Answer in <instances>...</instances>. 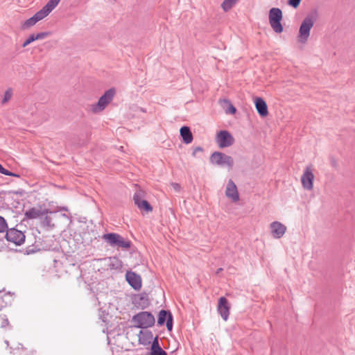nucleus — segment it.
Instances as JSON below:
<instances>
[{
	"mask_svg": "<svg viewBox=\"0 0 355 355\" xmlns=\"http://www.w3.org/2000/svg\"><path fill=\"white\" fill-rule=\"evenodd\" d=\"M132 322L137 328H148L154 325L155 318L151 313L144 311L135 315L132 318Z\"/></svg>",
	"mask_w": 355,
	"mask_h": 355,
	"instance_id": "obj_6",
	"label": "nucleus"
},
{
	"mask_svg": "<svg viewBox=\"0 0 355 355\" xmlns=\"http://www.w3.org/2000/svg\"><path fill=\"white\" fill-rule=\"evenodd\" d=\"M60 0H49L46 5L33 17L25 20L21 24L22 30H28L35 26L38 21L46 17L58 5Z\"/></svg>",
	"mask_w": 355,
	"mask_h": 355,
	"instance_id": "obj_1",
	"label": "nucleus"
},
{
	"mask_svg": "<svg viewBox=\"0 0 355 355\" xmlns=\"http://www.w3.org/2000/svg\"><path fill=\"white\" fill-rule=\"evenodd\" d=\"M302 0H288V4L294 8H297Z\"/></svg>",
	"mask_w": 355,
	"mask_h": 355,
	"instance_id": "obj_31",
	"label": "nucleus"
},
{
	"mask_svg": "<svg viewBox=\"0 0 355 355\" xmlns=\"http://www.w3.org/2000/svg\"><path fill=\"white\" fill-rule=\"evenodd\" d=\"M171 186L173 188V189L177 192H179L181 189V187L178 183L173 182L171 184Z\"/></svg>",
	"mask_w": 355,
	"mask_h": 355,
	"instance_id": "obj_34",
	"label": "nucleus"
},
{
	"mask_svg": "<svg viewBox=\"0 0 355 355\" xmlns=\"http://www.w3.org/2000/svg\"><path fill=\"white\" fill-rule=\"evenodd\" d=\"M152 355H167L166 352L162 349L159 346L157 338H155L151 345Z\"/></svg>",
	"mask_w": 355,
	"mask_h": 355,
	"instance_id": "obj_21",
	"label": "nucleus"
},
{
	"mask_svg": "<svg viewBox=\"0 0 355 355\" xmlns=\"http://www.w3.org/2000/svg\"><path fill=\"white\" fill-rule=\"evenodd\" d=\"M220 104L225 110L226 114H234L236 112V107L228 99L224 98L219 101Z\"/></svg>",
	"mask_w": 355,
	"mask_h": 355,
	"instance_id": "obj_20",
	"label": "nucleus"
},
{
	"mask_svg": "<svg viewBox=\"0 0 355 355\" xmlns=\"http://www.w3.org/2000/svg\"><path fill=\"white\" fill-rule=\"evenodd\" d=\"M254 103L258 114L261 117H266L268 115V105L263 98L255 97Z\"/></svg>",
	"mask_w": 355,
	"mask_h": 355,
	"instance_id": "obj_17",
	"label": "nucleus"
},
{
	"mask_svg": "<svg viewBox=\"0 0 355 355\" xmlns=\"http://www.w3.org/2000/svg\"><path fill=\"white\" fill-rule=\"evenodd\" d=\"M12 296L8 293L4 295L3 299L0 300V309H2L7 304L10 303Z\"/></svg>",
	"mask_w": 355,
	"mask_h": 355,
	"instance_id": "obj_25",
	"label": "nucleus"
},
{
	"mask_svg": "<svg viewBox=\"0 0 355 355\" xmlns=\"http://www.w3.org/2000/svg\"><path fill=\"white\" fill-rule=\"evenodd\" d=\"M169 316H172L170 313H168L166 311L162 310L159 313L158 324L159 325L164 324L165 322L168 320Z\"/></svg>",
	"mask_w": 355,
	"mask_h": 355,
	"instance_id": "obj_24",
	"label": "nucleus"
},
{
	"mask_svg": "<svg viewBox=\"0 0 355 355\" xmlns=\"http://www.w3.org/2000/svg\"><path fill=\"white\" fill-rule=\"evenodd\" d=\"M225 195L232 203L236 204L240 200L238 187L232 179H229L225 184Z\"/></svg>",
	"mask_w": 355,
	"mask_h": 355,
	"instance_id": "obj_9",
	"label": "nucleus"
},
{
	"mask_svg": "<svg viewBox=\"0 0 355 355\" xmlns=\"http://www.w3.org/2000/svg\"><path fill=\"white\" fill-rule=\"evenodd\" d=\"M6 239L9 242H12L17 245H20L24 242L25 236L22 232L15 228H11L7 230Z\"/></svg>",
	"mask_w": 355,
	"mask_h": 355,
	"instance_id": "obj_13",
	"label": "nucleus"
},
{
	"mask_svg": "<svg viewBox=\"0 0 355 355\" xmlns=\"http://www.w3.org/2000/svg\"><path fill=\"white\" fill-rule=\"evenodd\" d=\"M155 338L150 331H140L139 335V342L140 344L144 345H148L150 344Z\"/></svg>",
	"mask_w": 355,
	"mask_h": 355,
	"instance_id": "obj_18",
	"label": "nucleus"
},
{
	"mask_svg": "<svg viewBox=\"0 0 355 355\" xmlns=\"http://www.w3.org/2000/svg\"><path fill=\"white\" fill-rule=\"evenodd\" d=\"M217 310L223 319L227 321L230 315V304L225 297L219 298Z\"/></svg>",
	"mask_w": 355,
	"mask_h": 355,
	"instance_id": "obj_16",
	"label": "nucleus"
},
{
	"mask_svg": "<svg viewBox=\"0 0 355 355\" xmlns=\"http://www.w3.org/2000/svg\"><path fill=\"white\" fill-rule=\"evenodd\" d=\"M301 184L302 188L307 191H311L314 187L315 175L311 167L307 166L302 174Z\"/></svg>",
	"mask_w": 355,
	"mask_h": 355,
	"instance_id": "obj_10",
	"label": "nucleus"
},
{
	"mask_svg": "<svg viewBox=\"0 0 355 355\" xmlns=\"http://www.w3.org/2000/svg\"><path fill=\"white\" fill-rule=\"evenodd\" d=\"M1 320H2V322L1 323V327H5L8 324V319L3 316L1 318Z\"/></svg>",
	"mask_w": 355,
	"mask_h": 355,
	"instance_id": "obj_35",
	"label": "nucleus"
},
{
	"mask_svg": "<svg viewBox=\"0 0 355 355\" xmlns=\"http://www.w3.org/2000/svg\"><path fill=\"white\" fill-rule=\"evenodd\" d=\"M202 151H203L202 148H201L200 146L196 147L192 152V155H193V157H196L198 156V153H202Z\"/></svg>",
	"mask_w": 355,
	"mask_h": 355,
	"instance_id": "obj_32",
	"label": "nucleus"
},
{
	"mask_svg": "<svg viewBox=\"0 0 355 355\" xmlns=\"http://www.w3.org/2000/svg\"><path fill=\"white\" fill-rule=\"evenodd\" d=\"M268 230L271 237L274 239L278 240L285 236L287 232V227L283 223L275 220L269 224Z\"/></svg>",
	"mask_w": 355,
	"mask_h": 355,
	"instance_id": "obj_8",
	"label": "nucleus"
},
{
	"mask_svg": "<svg viewBox=\"0 0 355 355\" xmlns=\"http://www.w3.org/2000/svg\"><path fill=\"white\" fill-rule=\"evenodd\" d=\"M143 197L144 192L142 191H137L133 196L135 205L140 210H144L146 212L152 211V206L146 200H144Z\"/></svg>",
	"mask_w": 355,
	"mask_h": 355,
	"instance_id": "obj_14",
	"label": "nucleus"
},
{
	"mask_svg": "<svg viewBox=\"0 0 355 355\" xmlns=\"http://www.w3.org/2000/svg\"><path fill=\"white\" fill-rule=\"evenodd\" d=\"M238 0H223L221 3V8L224 12L230 11L238 2Z\"/></svg>",
	"mask_w": 355,
	"mask_h": 355,
	"instance_id": "obj_23",
	"label": "nucleus"
},
{
	"mask_svg": "<svg viewBox=\"0 0 355 355\" xmlns=\"http://www.w3.org/2000/svg\"><path fill=\"white\" fill-rule=\"evenodd\" d=\"M46 213H53L48 209L42 205L31 207L24 212V218L28 220H33L42 218Z\"/></svg>",
	"mask_w": 355,
	"mask_h": 355,
	"instance_id": "obj_11",
	"label": "nucleus"
},
{
	"mask_svg": "<svg viewBox=\"0 0 355 355\" xmlns=\"http://www.w3.org/2000/svg\"><path fill=\"white\" fill-rule=\"evenodd\" d=\"M7 228L8 225L6 220L2 216H0V232H5Z\"/></svg>",
	"mask_w": 355,
	"mask_h": 355,
	"instance_id": "obj_29",
	"label": "nucleus"
},
{
	"mask_svg": "<svg viewBox=\"0 0 355 355\" xmlns=\"http://www.w3.org/2000/svg\"><path fill=\"white\" fill-rule=\"evenodd\" d=\"M215 141L220 148H229L235 143L233 135L226 130L218 131L216 134Z\"/></svg>",
	"mask_w": 355,
	"mask_h": 355,
	"instance_id": "obj_7",
	"label": "nucleus"
},
{
	"mask_svg": "<svg viewBox=\"0 0 355 355\" xmlns=\"http://www.w3.org/2000/svg\"><path fill=\"white\" fill-rule=\"evenodd\" d=\"M110 260H114L115 262L119 263L118 259H116V258H112H112H110Z\"/></svg>",
	"mask_w": 355,
	"mask_h": 355,
	"instance_id": "obj_36",
	"label": "nucleus"
},
{
	"mask_svg": "<svg viewBox=\"0 0 355 355\" xmlns=\"http://www.w3.org/2000/svg\"><path fill=\"white\" fill-rule=\"evenodd\" d=\"M210 162L218 166L227 167L229 170L234 166V159L223 153L216 151L210 156Z\"/></svg>",
	"mask_w": 355,
	"mask_h": 355,
	"instance_id": "obj_5",
	"label": "nucleus"
},
{
	"mask_svg": "<svg viewBox=\"0 0 355 355\" xmlns=\"http://www.w3.org/2000/svg\"><path fill=\"white\" fill-rule=\"evenodd\" d=\"M51 213H46L42 218H40V224L42 226L44 227H48L52 229L55 227L54 223L52 221L51 218L49 216V214Z\"/></svg>",
	"mask_w": 355,
	"mask_h": 355,
	"instance_id": "obj_22",
	"label": "nucleus"
},
{
	"mask_svg": "<svg viewBox=\"0 0 355 355\" xmlns=\"http://www.w3.org/2000/svg\"><path fill=\"white\" fill-rule=\"evenodd\" d=\"M125 279L130 286L135 291L141 289L142 281L139 275L132 271H127L125 273Z\"/></svg>",
	"mask_w": 355,
	"mask_h": 355,
	"instance_id": "obj_15",
	"label": "nucleus"
},
{
	"mask_svg": "<svg viewBox=\"0 0 355 355\" xmlns=\"http://www.w3.org/2000/svg\"><path fill=\"white\" fill-rule=\"evenodd\" d=\"M180 133L184 144H189L192 142L193 135L188 126L182 127L180 130Z\"/></svg>",
	"mask_w": 355,
	"mask_h": 355,
	"instance_id": "obj_19",
	"label": "nucleus"
},
{
	"mask_svg": "<svg viewBox=\"0 0 355 355\" xmlns=\"http://www.w3.org/2000/svg\"><path fill=\"white\" fill-rule=\"evenodd\" d=\"M166 322V327H167V329L169 331H171V329L173 328V318H172V316H169L168 320Z\"/></svg>",
	"mask_w": 355,
	"mask_h": 355,
	"instance_id": "obj_33",
	"label": "nucleus"
},
{
	"mask_svg": "<svg viewBox=\"0 0 355 355\" xmlns=\"http://www.w3.org/2000/svg\"><path fill=\"white\" fill-rule=\"evenodd\" d=\"M12 92L10 89H7L4 94L2 99V103L6 104L12 98Z\"/></svg>",
	"mask_w": 355,
	"mask_h": 355,
	"instance_id": "obj_27",
	"label": "nucleus"
},
{
	"mask_svg": "<svg viewBox=\"0 0 355 355\" xmlns=\"http://www.w3.org/2000/svg\"><path fill=\"white\" fill-rule=\"evenodd\" d=\"M0 173L6 175H8V176H12V177H16V178L20 177V175L19 174L12 173L10 171H8L7 169L4 168L1 164H0Z\"/></svg>",
	"mask_w": 355,
	"mask_h": 355,
	"instance_id": "obj_28",
	"label": "nucleus"
},
{
	"mask_svg": "<svg viewBox=\"0 0 355 355\" xmlns=\"http://www.w3.org/2000/svg\"><path fill=\"white\" fill-rule=\"evenodd\" d=\"M317 12L315 11L309 13L303 19L297 37L300 44H304L307 42L311 35V30L317 20Z\"/></svg>",
	"mask_w": 355,
	"mask_h": 355,
	"instance_id": "obj_3",
	"label": "nucleus"
},
{
	"mask_svg": "<svg viewBox=\"0 0 355 355\" xmlns=\"http://www.w3.org/2000/svg\"><path fill=\"white\" fill-rule=\"evenodd\" d=\"M283 13L279 8H272L268 12L269 24L276 33H281L284 31L282 21Z\"/></svg>",
	"mask_w": 355,
	"mask_h": 355,
	"instance_id": "obj_4",
	"label": "nucleus"
},
{
	"mask_svg": "<svg viewBox=\"0 0 355 355\" xmlns=\"http://www.w3.org/2000/svg\"><path fill=\"white\" fill-rule=\"evenodd\" d=\"M103 239L111 245H117L128 249L130 247V242L123 239L122 236L115 233L103 235Z\"/></svg>",
	"mask_w": 355,
	"mask_h": 355,
	"instance_id": "obj_12",
	"label": "nucleus"
},
{
	"mask_svg": "<svg viewBox=\"0 0 355 355\" xmlns=\"http://www.w3.org/2000/svg\"><path fill=\"white\" fill-rule=\"evenodd\" d=\"M116 94V89L114 87L105 90L96 103L90 105L89 112L93 114L102 113L113 101Z\"/></svg>",
	"mask_w": 355,
	"mask_h": 355,
	"instance_id": "obj_2",
	"label": "nucleus"
},
{
	"mask_svg": "<svg viewBox=\"0 0 355 355\" xmlns=\"http://www.w3.org/2000/svg\"><path fill=\"white\" fill-rule=\"evenodd\" d=\"M36 38H35V33H31L26 38V40L24 41L23 44H22V47L25 48L27 46H28L30 44H31L32 42L36 41Z\"/></svg>",
	"mask_w": 355,
	"mask_h": 355,
	"instance_id": "obj_26",
	"label": "nucleus"
},
{
	"mask_svg": "<svg viewBox=\"0 0 355 355\" xmlns=\"http://www.w3.org/2000/svg\"><path fill=\"white\" fill-rule=\"evenodd\" d=\"M35 35L36 40H39L47 37L50 35V33L49 32H40L37 33H35Z\"/></svg>",
	"mask_w": 355,
	"mask_h": 355,
	"instance_id": "obj_30",
	"label": "nucleus"
}]
</instances>
